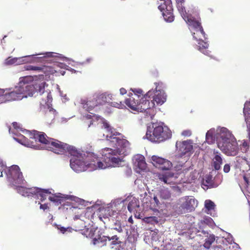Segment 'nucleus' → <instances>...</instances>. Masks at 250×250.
<instances>
[{
	"instance_id": "obj_63",
	"label": "nucleus",
	"mask_w": 250,
	"mask_h": 250,
	"mask_svg": "<svg viewBox=\"0 0 250 250\" xmlns=\"http://www.w3.org/2000/svg\"><path fill=\"white\" fill-rule=\"evenodd\" d=\"M125 233H126V234H127V231H126Z\"/></svg>"
},
{
	"instance_id": "obj_13",
	"label": "nucleus",
	"mask_w": 250,
	"mask_h": 250,
	"mask_svg": "<svg viewBox=\"0 0 250 250\" xmlns=\"http://www.w3.org/2000/svg\"><path fill=\"white\" fill-rule=\"evenodd\" d=\"M176 147L182 156L190 152L193 149L192 142L190 140L177 141L176 143Z\"/></svg>"
},
{
	"instance_id": "obj_45",
	"label": "nucleus",
	"mask_w": 250,
	"mask_h": 250,
	"mask_svg": "<svg viewBox=\"0 0 250 250\" xmlns=\"http://www.w3.org/2000/svg\"><path fill=\"white\" fill-rule=\"evenodd\" d=\"M230 166L229 164H226L223 168V170L225 173H228L230 171Z\"/></svg>"
},
{
	"instance_id": "obj_47",
	"label": "nucleus",
	"mask_w": 250,
	"mask_h": 250,
	"mask_svg": "<svg viewBox=\"0 0 250 250\" xmlns=\"http://www.w3.org/2000/svg\"><path fill=\"white\" fill-rule=\"evenodd\" d=\"M40 208L42 209H43V210H45V209L48 208V206L47 204H41Z\"/></svg>"
},
{
	"instance_id": "obj_2",
	"label": "nucleus",
	"mask_w": 250,
	"mask_h": 250,
	"mask_svg": "<svg viewBox=\"0 0 250 250\" xmlns=\"http://www.w3.org/2000/svg\"><path fill=\"white\" fill-rule=\"evenodd\" d=\"M102 128L104 129L106 132V140L109 141L113 146L118 148V149H113L110 148H105L102 150L101 159L103 160L104 164L108 167L112 165H118L121 162V160L118 155L121 152L120 148H124L128 147L129 145V142L125 139H121L117 135L120 133L117 132L116 130L112 127L108 123L104 122Z\"/></svg>"
},
{
	"instance_id": "obj_7",
	"label": "nucleus",
	"mask_w": 250,
	"mask_h": 250,
	"mask_svg": "<svg viewBox=\"0 0 250 250\" xmlns=\"http://www.w3.org/2000/svg\"><path fill=\"white\" fill-rule=\"evenodd\" d=\"M89 235L92 238L93 244L98 247L105 246L108 241V236L102 235V232L97 228L91 229Z\"/></svg>"
},
{
	"instance_id": "obj_20",
	"label": "nucleus",
	"mask_w": 250,
	"mask_h": 250,
	"mask_svg": "<svg viewBox=\"0 0 250 250\" xmlns=\"http://www.w3.org/2000/svg\"><path fill=\"white\" fill-rule=\"evenodd\" d=\"M174 173L171 172H167L164 174L159 175V180L166 184H171L174 182L172 180L174 178Z\"/></svg>"
},
{
	"instance_id": "obj_25",
	"label": "nucleus",
	"mask_w": 250,
	"mask_h": 250,
	"mask_svg": "<svg viewBox=\"0 0 250 250\" xmlns=\"http://www.w3.org/2000/svg\"><path fill=\"white\" fill-rule=\"evenodd\" d=\"M192 35L194 40L196 41H201L202 40V38H204L205 40L207 39L203 28L194 30Z\"/></svg>"
},
{
	"instance_id": "obj_18",
	"label": "nucleus",
	"mask_w": 250,
	"mask_h": 250,
	"mask_svg": "<svg viewBox=\"0 0 250 250\" xmlns=\"http://www.w3.org/2000/svg\"><path fill=\"white\" fill-rule=\"evenodd\" d=\"M81 104L83 105V108L88 111L98 105V103L96 102V99L94 96L89 100L82 99L81 100Z\"/></svg>"
},
{
	"instance_id": "obj_10",
	"label": "nucleus",
	"mask_w": 250,
	"mask_h": 250,
	"mask_svg": "<svg viewBox=\"0 0 250 250\" xmlns=\"http://www.w3.org/2000/svg\"><path fill=\"white\" fill-rule=\"evenodd\" d=\"M9 178L13 180L15 184H22L23 183L24 179L22 172L20 167L17 165H13L9 167L7 174Z\"/></svg>"
},
{
	"instance_id": "obj_14",
	"label": "nucleus",
	"mask_w": 250,
	"mask_h": 250,
	"mask_svg": "<svg viewBox=\"0 0 250 250\" xmlns=\"http://www.w3.org/2000/svg\"><path fill=\"white\" fill-rule=\"evenodd\" d=\"M156 85L155 91H152L153 94L151 96V99L152 98V101L154 103L156 102L157 104H162L166 101L167 96L163 90H157L158 85L159 84L158 83H155Z\"/></svg>"
},
{
	"instance_id": "obj_57",
	"label": "nucleus",
	"mask_w": 250,
	"mask_h": 250,
	"mask_svg": "<svg viewBox=\"0 0 250 250\" xmlns=\"http://www.w3.org/2000/svg\"><path fill=\"white\" fill-rule=\"evenodd\" d=\"M128 222L131 223H133V219L131 217H130L128 220Z\"/></svg>"
},
{
	"instance_id": "obj_58",
	"label": "nucleus",
	"mask_w": 250,
	"mask_h": 250,
	"mask_svg": "<svg viewBox=\"0 0 250 250\" xmlns=\"http://www.w3.org/2000/svg\"><path fill=\"white\" fill-rule=\"evenodd\" d=\"M243 146L245 147H247L248 146L247 143H246V142H244L243 143Z\"/></svg>"
},
{
	"instance_id": "obj_23",
	"label": "nucleus",
	"mask_w": 250,
	"mask_h": 250,
	"mask_svg": "<svg viewBox=\"0 0 250 250\" xmlns=\"http://www.w3.org/2000/svg\"><path fill=\"white\" fill-rule=\"evenodd\" d=\"M185 21L189 26L192 27L194 28V30L203 28L201 25L200 19V20H196L193 17L189 16L186 19V20Z\"/></svg>"
},
{
	"instance_id": "obj_5",
	"label": "nucleus",
	"mask_w": 250,
	"mask_h": 250,
	"mask_svg": "<svg viewBox=\"0 0 250 250\" xmlns=\"http://www.w3.org/2000/svg\"><path fill=\"white\" fill-rule=\"evenodd\" d=\"M220 137L217 143L218 147L227 155H236L239 150L238 144L231 138L230 134L222 132L220 134Z\"/></svg>"
},
{
	"instance_id": "obj_48",
	"label": "nucleus",
	"mask_w": 250,
	"mask_h": 250,
	"mask_svg": "<svg viewBox=\"0 0 250 250\" xmlns=\"http://www.w3.org/2000/svg\"><path fill=\"white\" fill-rule=\"evenodd\" d=\"M53 52H46L44 54L45 55L44 57L51 58V57H53Z\"/></svg>"
},
{
	"instance_id": "obj_19",
	"label": "nucleus",
	"mask_w": 250,
	"mask_h": 250,
	"mask_svg": "<svg viewBox=\"0 0 250 250\" xmlns=\"http://www.w3.org/2000/svg\"><path fill=\"white\" fill-rule=\"evenodd\" d=\"M128 210L130 212H137L140 210V202L138 199L133 198L129 202L127 206Z\"/></svg>"
},
{
	"instance_id": "obj_27",
	"label": "nucleus",
	"mask_w": 250,
	"mask_h": 250,
	"mask_svg": "<svg viewBox=\"0 0 250 250\" xmlns=\"http://www.w3.org/2000/svg\"><path fill=\"white\" fill-rule=\"evenodd\" d=\"M56 114V110L48 106L45 112L44 117L46 120H53L55 117Z\"/></svg>"
},
{
	"instance_id": "obj_50",
	"label": "nucleus",
	"mask_w": 250,
	"mask_h": 250,
	"mask_svg": "<svg viewBox=\"0 0 250 250\" xmlns=\"http://www.w3.org/2000/svg\"><path fill=\"white\" fill-rule=\"evenodd\" d=\"M120 94L122 95L126 94V90L125 88H121L120 89Z\"/></svg>"
},
{
	"instance_id": "obj_12",
	"label": "nucleus",
	"mask_w": 250,
	"mask_h": 250,
	"mask_svg": "<svg viewBox=\"0 0 250 250\" xmlns=\"http://www.w3.org/2000/svg\"><path fill=\"white\" fill-rule=\"evenodd\" d=\"M153 165L163 170H168L172 167V163L168 160L162 157L153 156L151 157Z\"/></svg>"
},
{
	"instance_id": "obj_44",
	"label": "nucleus",
	"mask_w": 250,
	"mask_h": 250,
	"mask_svg": "<svg viewBox=\"0 0 250 250\" xmlns=\"http://www.w3.org/2000/svg\"><path fill=\"white\" fill-rule=\"evenodd\" d=\"M59 229H60V230L62 233H64V232H65L66 231H71V229H72L71 228H65L64 227H60V228H59Z\"/></svg>"
},
{
	"instance_id": "obj_28",
	"label": "nucleus",
	"mask_w": 250,
	"mask_h": 250,
	"mask_svg": "<svg viewBox=\"0 0 250 250\" xmlns=\"http://www.w3.org/2000/svg\"><path fill=\"white\" fill-rule=\"evenodd\" d=\"M108 241H111L110 244L112 246L120 245L122 243L121 236L117 235H114L111 237L108 236Z\"/></svg>"
},
{
	"instance_id": "obj_11",
	"label": "nucleus",
	"mask_w": 250,
	"mask_h": 250,
	"mask_svg": "<svg viewBox=\"0 0 250 250\" xmlns=\"http://www.w3.org/2000/svg\"><path fill=\"white\" fill-rule=\"evenodd\" d=\"M182 200L181 207L188 212L192 211L197 206L198 202L193 196H185Z\"/></svg>"
},
{
	"instance_id": "obj_42",
	"label": "nucleus",
	"mask_w": 250,
	"mask_h": 250,
	"mask_svg": "<svg viewBox=\"0 0 250 250\" xmlns=\"http://www.w3.org/2000/svg\"><path fill=\"white\" fill-rule=\"evenodd\" d=\"M145 219L147 222H153L156 223H158V218L156 217V216H150L148 217H146Z\"/></svg>"
},
{
	"instance_id": "obj_32",
	"label": "nucleus",
	"mask_w": 250,
	"mask_h": 250,
	"mask_svg": "<svg viewBox=\"0 0 250 250\" xmlns=\"http://www.w3.org/2000/svg\"><path fill=\"white\" fill-rule=\"evenodd\" d=\"M51 194L49 189H42L40 188V191L38 193L37 196L41 197L42 201H44L46 198L47 195Z\"/></svg>"
},
{
	"instance_id": "obj_1",
	"label": "nucleus",
	"mask_w": 250,
	"mask_h": 250,
	"mask_svg": "<svg viewBox=\"0 0 250 250\" xmlns=\"http://www.w3.org/2000/svg\"><path fill=\"white\" fill-rule=\"evenodd\" d=\"M32 78L24 77L21 78L18 85L14 88H6L5 94V102L20 100L28 96H32L35 92L40 95L44 94L47 98V102L52 99L50 92L45 91V86L47 85L44 80V76H40L38 80H32L31 83H28V80Z\"/></svg>"
},
{
	"instance_id": "obj_16",
	"label": "nucleus",
	"mask_w": 250,
	"mask_h": 250,
	"mask_svg": "<svg viewBox=\"0 0 250 250\" xmlns=\"http://www.w3.org/2000/svg\"><path fill=\"white\" fill-rule=\"evenodd\" d=\"M140 100L138 96L131 94L129 96V98L125 99V104L132 110L137 111Z\"/></svg>"
},
{
	"instance_id": "obj_37",
	"label": "nucleus",
	"mask_w": 250,
	"mask_h": 250,
	"mask_svg": "<svg viewBox=\"0 0 250 250\" xmlns=\"http://www.w3.org/2000/svg\"><path fill=\"white\" fill-rule=\"evenodd\" d=\"M24 68L27 70H33V71H42L43 70V67L33 66L31 65H28L24 66Z\"/></svg>"
},
{
	"instance_id": "obj_39",
	"label": "nucleus",
	"mask_w": 250,
	"mask_h": 250,
	"mask_svg": "<svg viewBox=\"0 0 250 250\" xmlns=\"http://www.w3.org/2000/svg\"><path fill=\"white\" fill-rule=\"evenodd\" d=\"M132 91L133 93H131V94H135L136 95L138 96L140 99H142L145 95V94H144L143 90L141 89H135Z\"/></svg>"
},
{
	"instance_id": "obj_21",
	"label": "nucleus",
	"mask_w": 250,
	"mask_h": 250,
	"mask_svg": "<svg viewBox=\"0 0 250 250\" xmlns=\"http://www.w3.org/2000/svg\"><path fill=\"white\" fill-rule=\"evenodd\" d=\"M250 104V103L248 102L245 103L243 109V113L245 116V121L247 125V130L249 135L250 137V108L248 107V105Z\"/></svg>"
},
{
	"instance_id": "obj_30",
	"label": "nucleus",
	"mask_w": 250,
	"mask_h": 250,
	"mask_svg": "<svg viewBox=\"0 0 250 250\" xmlns=\"http://www.w3.org/2000/svg\"><path fill=\"white\" fill-rule=\"evenodd\" d=\"M162 14L166 21L171 22L174 21V16L173 14V10L171 11H164L162 12Z\"/></svg>"
},
{
	"instance_id": "obj_26",
	"label": "nucleus",
	"mask_w": 250,
	"mask_h": 250,
	"mask_svg": "<svg viewBox=\"0 0 250 250\" xmlns=\"http://www.w3.org/2000/svg\"><path fill=\"white\" fill-rule=\"evenodd\" d=\"M206 40V39L205 40L204 38H202V40L201 41H197L198 42V47L199 50L204 54L207 55L208 52L206 49L208 48V44Z\"/></svg>"
},
{
	"instance_id": "obj_59",
	"label": "nucleus",
	"mask_w": 250,
	"mask_h": 250,
	"mask_svg": "<svg viewBox=\"0 0 250 250\" xmlns=\"http://www.w3.org/2000/svg\"><path fill=\"white\" fill-rule=\"evenodd\" d=\"M91 116L90 115H87L86 116V118H87V119H90V118H91Z\"/></svg>"
},
{
	"instance_id": "obj_8",
	"label": "nucleus",
	"mask_w": 250,
	"mask_h": 250,
	"mask_svg": "<svg viewBox=\"0 0 250 250\" xmlns=\"http://www.w3.org/2000/svg\"><path fill=\"white\" fill-rule=\"evenodd\" d=\"M49 146H47V149L57 154L65 153V148H67V144L61 142L58 140L52 138Z\"/></svg>"
},
{
	"instance_id": "obj_29",
	"label": "nucleus",
	"mask_w": 250,
	"mask_h": 250,
	"mask_svg": "<svg viewBox=\"0 0 250 250\" xmlns=\"http://www.w3.org/2000/svg\"><path fill=\"white\" fill-rule=\"evenodd\" d=\"M215 235L214 234H209L205 240L203 245L204 247L207 249H209L212 243L215 241Z\"/></svg>"
},
{
	"instance_id": "obj_17",
	"label": "nucleus",
	"mask_w": 250,
	"mask_h": 250,
	"mask_svg": "<svg viewBox=\"0 0 250 250\" xmlns=\"http://www.w3.org/2000/svg\"><path fill=\"white\" fill-rule=\"evenodd\" d=\"M158 9L162 12L171 11L173 10L171 0H159L158 1Z\"/></svg>"
},
{
	"instance_id": "obj_9",
	"label": "nucleus",
	"mask_w": 250,
	"mask_h": 250,
	"mask_svg": "<svg viewBox=\"0 0 250 250\" xmlns=\"http://www.w3.org/2000/svg\"><path fill=\"white\" fill-rule=\"evenodd\" d=\"M96 99V102L99 105L104 104L105 103H109L112 106L120 108L123 104L121 101L118 102H113L112 100V96L111 94L107 93H103L100 95H94Z\"/></svg>"
},
{
	"instance_id": "obj_36",
	"label": "nucleus",
	"mask_w": 250,
	"mask_h": 250,
	"mask_svg": "<svg viewBox=\"0 0 250 250\" xmlns=\"http://www.w3.org/2000/svg\"><path fill=\"white\" fill-rule=\"evenodd\" d=\"M205 205L208 211L213 210L215 207V204L210 200H206Z\"/></svg>"
},
{
	"instance_id": "obj_40",
	"label": "nucleus",
	"mask_w": 250,
	"mask_h": 250,
	"mask_svg": "<svg viewBox=\"0 0 250 250\" xmlns=\"http://www.w3.org/2000/svg\"><path fill=\"white\" fill-rule=\"evenodd\" d=\"M112 229L116 230L120 233L123 232L124 231L120 222H116L114 225V227H113Z\"/></svg>"
},
{
	"instance_id": "obj_31",
	"label": "nucleus",
	"mask_w": 250,
	"mask_h": 250,
	"mask_svg": "<svg viewBox=\"0 0 250 250\" xmlns=\"http://www.w3.org/2000/svg\"><path fill=\"white\" fill-rule=\"evenodd\" d=\"M160 198L163 199H168L171 197V193L167 188H162L159 191Z\"/></svg>"
},
{
	"instance_id": "obj_61",
	"label": "nucleus",
	"mask_w": 250,
	"mask_h": 250,
	"mask_svg": "<svg viewBox=\"0 0 250 250\" xmlns=\"http://www.w3.org/2000/svg\"><path fill=\"white\" fill-rule=\"evenodd\" d=\"M32 146L34 147H37V146L36 145H32Z\"/></svg>"
},
{
	"instance_id": "obj_60",
	"label": "nucleus",
	"mask_w": 250,
	"mask_h": 250,
	"mask_svg": "<svg viewBox=\"0 0 250 250\" xmlns=\"http://www.w3.org/2000/svg\"><path fill=\"white\" fill-rule=\"evenodd\" d=\"M109 211V208H107V209H104V212H108Z\"/></svg>"
},
{
	"instance_id": "obj_15",
	"label": "nucleus",
	"mask_w": 250,
	"mask_h": 250,
	"mask_svg": "<svg viewBox=\"0 0 250 250\" xmlns=\"http://www.w3.org/2000/svg\"><path fill=\"white\" fill-rule=\"evenodd\" d=\"M33 134V139L36 142L38 141L42 145H44L45 147L47 149V146H49L52 138L48 137L45 133L38 131H34Z\"/></svg>"
},
{
	"instance_id": "obj_41",
	"label": "nucleus",
	"mask_w": 250,
	"mask_h": 250,
	"mask_svg": "<svg viewBox=\"0 0 250 250\" xmlns=\"http://www.w3.org/2000/svg\"><path fill=\"white\" fill-rule=\"evenodd\" d=\"M6 89L0 88V103H5V94Z\"/></svg>"
},
{
	"instance_id": "obj_54",
	"label": "nucleus",
	"mask_w": 250,
	"mask_h": 250,
	"mask_svg": "<svg viewBox=\"0 0 250 250\" xmlns=\"http://www.w3.org/2000/svg\"><path fill=\"white\" fill-rule=\"evenodd\" d=\"M177 4H183L184 2V0H176Z\"/></svg>"
},
{
	"instance_id": "obj_46",
	"label": "nucleus",
	"mask_w": 250,
	"mask_h": 250,
	"mask_svg": "<svg viewBox=\"0 0 250 250\" xmlns=\"http://www.w3.org/2000/svg\"><path fill=\"white\" fill-rule=\"evenodd\" d=\"M13 127L16 130L20 129L21 127L20 125L17 122H14L12 123Z\"/></svg>"
},
{
	"instance_id": "obj_4",
	"label": "nucleus",
	"mask_w": 250,
	"mask_h": 250,
	"mask_svg": "<svg viewBox=\"0 0 250 250\" xmlns=\"http://www.w3.org/2000/svg\"><path fill=\"white\" fill-rule=\"evenodd\" d=\"M171 130L167 126H163L160 123H152L148 126L146 136L152 142L161 143L171 138Z\"/></svg>"
},
{
	"instance_id": "obj_62",
	"label": "nucleus",
	"mask_w": 250,
	"mask_h": 250,
	"mask_svg": "<svg viewBox=\"0 0 250 250\" xmlns=\"http://www.w3.org/2000/svg\"><path fill=\"white\" fill-rule=\"evenodd\" d=\"M2 171H0V177H2Z\"/></svg>"
},
{
	"instance_id": "obj_43",
	"label": "nucleus",
	"mask_w": 250,
	"mask_h": 250,
	"mask_svg": "<svg viewBox=\"0 0 250 250\" xmlns=\"http://www.w3.org/2000/svg\"><path fill=\"white\" fill-rule=\"evenodd\" d=\"M191 131L190 130H185L182 132V135L184 136L189 137L191 135Z\"/></svg>"
},
{
	"instance_id": "obj_24",
	"label": "nucleus",
	"mask_w": 250,
	"mask_h": 250,
	"mask_svg": "<svg viewBox=\"0 0 250 250\" xmlns=\"http://www.w3.org/2000/svg\"><path fill=\"white\" fill-rule=\"evenodd\" d=\"M135 164L140 169L144 170L146 167V163L145 158L142 155H137L135 157Z\"/></svg>"
},
{
	"instance_id": "obj_34",
	"label": "nucleus",
	"mask_w": 250,
	"mask_h": 250,
	"mask_svg": "<svg viewBox=\"0 0 250 250\" xmlns=\"http://www.w3.org/2000/svg\"><path fill=\"white\" fill-rule=\"evenodd\" d=\"M28 197L33 196L34 195H38L39 191H40V188L37 187H33L31 188H27Z\"/></svg>"
},
{
	"instance_id": "obj_53",
	"label": "nucleus",
	"mask_w": 250,
	"mask_h": 250,
	"mask_svg": "<svg viewBox=\"0 0 250 250\" xmlns=\"http://www.w3.org/2000/svg\"><path fill=\"white\" fill-rule=\"evenodd\" d=\"M153 200H154L155 203H156V204L157 205V206H158L159 204V200L157 198V197L156 196H154Z\"/></svg>"
},
{
	"instance_id": "obj_55",
	"label": "nucleus",
	"mask_w": 250,
	"mask_h": 250,
	"mask_svg": "<svg viewBox=\"0 0 250 250\" xmlns=\"http://www.w3.org/2000/svg\"><path fill=\"white\" fill-rule=\"evenodd\" d=\"M92 61V59L91 58H89L85 60V63H89V62H90Z\"/></svg>"
},
{
	"instance_id": "obj_6",
	"label": "nucleus",
	"mask_w": 250,
	"mask_h": 250,
	"mask_svg": "<svg viewBox=\"0 0 250 250\" xmlns=\"http://www.w3.org/2000/svg\"><path fill=\"white\" fill-rule=\"evenodd\" d=\"M153 94L151 90H149L145 95L140 100L137 112H146V114H148L151 118L154 115V107L155 103L151 100V96Z\"/></svg>"
},
{
	"instance_id": "obj_33",
	"label": "nucleus",
	"mask_w": 250,
	"mask_h": 250,
	"mask_svg": "<svg viewBox=\"0 0 250 250\" xmlns=\"http://www.w3.org/2000/svg\"><path fill=\"white\" fill-rule=\"evenodd\" d=\"M177 8L183 18L184 20H186L189 16L186 12V9L183 4H177Z\"/></svg>"
},
{
	"instance_id": "obj_52",
	"label": "nucleus",
	"mask_w": 250,
	"mask_h": 250,
	"mask_svg": "<svg viewBox=\"0 0 250 250\" xmlns=\"http://www.w3.org/2000/svg\"><path fill=\"white\" fill-rule=\"evenodd\" d=\"M49 199L54 202H58V200L55 197H49Z\"/></svg>"
},
{
	"instance_id": "obj_35",
	"label": "nucleus",
	"mask_w": 250,
	"mask_h": 250,
	"mask_svg": "<svg viewBox=\"0 0 250 250\" xmlns=\"http://www.w3.org/2000/svg\"><path fill=\"white\" fill-rule=\"evenodd\" d=\"M215 138L212 133L208 131L206 133V141L210 144H213L215 142Z\"/></svg>"
},
{
	"instance_id": "obj_3",
	"label": "nucleus",
	"mask_w": 250,
	"mask_h": 250,
	"mask_svg": "<svg viewBox=\"0 0 250 250\" xmlns=\"http://www.w3.org/2000/svg\"><path fill=\"white\" fill-rule=\"evenodd\" d=\"M65 149V153L67 152L73 156L70 160V166L76 172L85 171L88 167L94 169L106 167L107 165L104 164L94 153L89 152H86V154L81 153L75 147L68 144L67 148Z\"/></svg>"
},
{
	"instance_id": "obj_56",
	"label": "nucleus",
	"mask_w": 250,
	"mask_h": 250,
	"mask_svg": "<svg viewBox=\"0 0 250 250\" xmlns=\"http://www.w3.org/2000/svg\"><path fill=\"white\" fill-rule=\"evenodd\" d=\"M14 62H14V60H13V59H10V60H9V61H8V63L9 64H12V63H13Z\"/></svg>"
},
{
	"instance_id": "obj_51",
	"label": "nucleus",
	"mask_w": 250,
	"mask_h": 250,
	"mask_svg": "<svg viewBox=\"0 0 250 250\" xmlns=\"http://www.w3.org/2000/svg\"><path fill=\"white\" fill-rule=\"evenodd\" d=\"M211 181V176H208V177H206V182L208 184H210Z\"/></svg>"
},
{
	"instance_id": "obj_38",
	"label": "nucleus",
	"mask_w": 250,
	"mask_h": 250,
	"mask_svg": "<svg viewBox=\"0 0 250 250\" xmlns=\"http://www.w3.org/2000/svg\"><path fill=\"white\" fill-rule=\"evenodd\" d=\"M18 191L19 193L24 196L28 197L27 189L23 187H18L17 188Z\"/></svg>"
},
{
	"instance_id": "obj_22",
	"label": "nucleus",
	"mask_w": 250,
	"mask_h": 250,
	"mask_svg": "<svg viewBox=\"0 0 250 250\" xmlns=\"http://www.w3.org/2000/svg\"><path fill=\"white\" fill-rule=\"evenodd\" d=\"M214 157L212 159V166L215 170H219L221 168V165L222 164L223 160L220 154L218 151H214Z\"/></svg>"
},
{
	"instance_id": "obj_49",
	"label": "nucleus",
	"mask_w": 250,
	"mask_h": 250,
	"mask_svg": "<svg viewBox=\"0 0 250 250\" xmlns=\"http://www.w3.org/2000/svg\"><path fill=\"white\" fill-rule=\"evenodd\" d=\"M243 179L246 183V185L248 186L249 185V178L247 177L246 175H245L243 176Z\"/></svg>"
}]
</instances>
